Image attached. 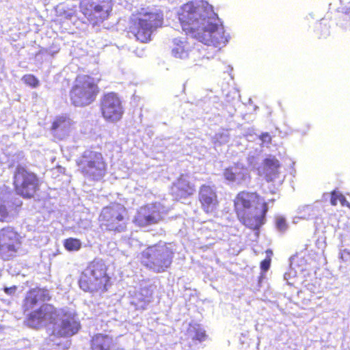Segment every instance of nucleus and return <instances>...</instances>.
I'll return each instance as SVG.
<instances>
[{
	"instance_id": "obj_1",
	"label": "nucleus",
	"mask_w": 350,
	"mask_h": 350,
	"mask_svg": "<svg viewBox=\"0 0 350 350\" xmlns=\"http://www.w3.org/2000/svg\"><path fill=\"white\" fill-rule=\"evenodd\" d=\"M178 19L185 31L205 45L220 48L228 42L219 18L207 1L196 0L185 4Z\"/></svg>"
},
{
	"instance_id": "obj_2",
	"label": "nucleus",
	"mask_w": 350,
	"mask_h": 350,
	"mask_svg": "<svg viewBox=\"0 0 350 350\" xmlns=\"http://www.w3.org/2000/svg\"><path fill=\"white\" fill-rule=\"evenodd\" d=\"M27 324L36 329L53 324V334L61 337L72 336L80 328L71 311L67 308L57 310L49 304H42L38 310L29 314Z\"/></svg>"
},
{
	"instance_id": "obj_3",
	"label": "nucleus",
	"mask_w": 350,
	"mask_h": 350,
	"mask_svg": "<svg viewBox=\"0 0 350 350\" xmlns=\"http://www.w3.org/2000/svg\"><path fill=\"white\" fill-rule=\"evenodd\" d=\"M239 220L247 227L258 230L264 224L267 204L256 192L241 191L234 200Z\"/></svg>"
},
{
	"instance_id": "obj_4",
	"label": "nucleus",
	"mask_w": 350,
	"mask_h": 350,
	"mask_svg": "<svg viewBox=\"0 0 350 350\" xmlns=\"http://www.w3.org/2000/svg\"><path fill=\"white\" fill-rule=\"evenodd\" d=\"M174 254L171 243L160 242L144 250L142 252L141 261L149 270L154 273H162L170 267Z\"/></svg>"
},
{
	"instance_id": "obj_5",
	"label": "nucleus",
	"mask_w": 350,
	"mask_h": 350,
	"mask_svg": "<svg viewBox=\"0 0 350 350\" xmlns=\"http://www.w3.org/2000/svg\"><path fill=\"white\" fill-rule=\"evenodd\" d=\"M163 19L160 11L142 8L136 21L130 27V33L141 42H146L150 40L153 30L162 25Z\"/></svg>"
},
{
	"instance_id": "obj_6",
	"label": "nucleus",
	"mask_w": 350,
	"mask_h": 350,
	"mask_svg": "<svg viewBox=\"0 0 350 350\" xmlns=\"http://www.w3.org/2000/svg\"><path fill=\"white\" fill-rule=\"evenodd\" d=\"M109 277L106 273V266L101 260H95L83 271L79 281L80 288L85 292L98 290L106 291Z\"/></svg>"
},
{
	"instance_id": "obj_7",
	"label": "nucleus",
	"mask_w": 350,
	"mask_h": 350,
	"mask_svg": "<svg viewBox=\"0 0 350 350\" xmlns=\"http://www.w3.org/2000/svg\"><path fill=\"white\" fill-rule=\"evenodd\" d=\"M98 93V88L93 77L88 75L78 76L72 88L70 96L76 107H84L93 103Z\"/></svg>"
},
{
	"instance_id": "obj_8",
	"label": "nucleus",
	"mask_w": 350,
	"mask_h": 350,
	"mask_svg": "<svg viewBox=\"0 0 350 350\" xmlns=\"http://www.w3.org/2000/svg\"><path fill=\"white\" fill-rule=\"evenodd\" d=\"M83 175L90 180H100L106 174L107 164L99 152L86 150L77 160Z\"/></svg>"
},
{
	"instance_id": "obj_9",
	"label": "nucleus",
	"mask_w": 350,
	"mask_h": 350,
	"mask_svg": "<svg viewBox=\"0 0 350 350\" xmlns=\"http://www.w3.org/2000/svg\"><path fill=\"white\" fill-rule=\"evenodd\" d=\"M103 230L121 232L126 228V210L120 204H113L103 208L99 216Z\"/></svg>"
},
{
	"instance_id": "obj_10",
	"label": "nucleus",
	"mask_w": 350,
	"mask_h": 350,
	"mask_svg": "<svg viewBox=\"0 0 350 350\" xmlns=\"http://www.w3.org/2000/svg\"><path fill=\"white\" fill-rule=\"evenodd\" d=\"M81 12L93 25L107 19L112 10L110 0H81Z\"/></svg>"
},
{
	"instance_id": "obj_11",
	"label": "nucleus",
	"mask_w": 350,
	"mask_h": 350,
	"mask_svg": "<svg viewBox=\"0 0 350 350\" xmlns=\"http://www.w3.org/2000/svg\"><path fill=\"white\" fill-rule=\"evenodd\" d=\"M14 184L16 193L26 198L33 197L38 190L39 180L36 175L25 167L18 166L14 173Z\"/></svg>"
},
{
	"instance_id": "obj_12",
	"label": "nucleus",
	"mask_w": 350,
	"mask_h": 350,
	"mask_svg": "<svg viewBox=\"0 0 350 350\" xmlns=\"http://www.w3.org/2000/svg\"><path fill=\"white\" fill-rule=\"evenodd\" d=\"M167 211L168 208L160 202L148 204L138 210L133 221L139 227H148L162 220Z\"/></svg>"
},
{
	"instance_id": "obj_13",
	"label": "nucleus",
	"mask_w": 350,
	"mask_h": 350,
	"mask_svg": "<svg viewBox=\"0 0 350 350\" xmlns=\"http://www.w3.org/2000/svg\"><path fill=\"white\" fill-rule=\"evenodd\" d=\"M100 109L103 118L111 122L120 120L123 114V108L118 95L113 92L105 94L100 101Z\"/></svg>"
},
{
	"instance_id": "obj_14",
	"label": "nucleus",
	"mask_w": 350,
	"mask_h": 350,
	"mask_svg": "<svg viewBox=\"0 0 350 350\" xmlns=\"http://www.w3.org/2000/svg\"><path fill=\"white\" fill-rule=\"evenodd\" d=\"M20 245L18 234L12 227L0 230V256L4 260L14 256Z\"/></svg>"
},
{
	"instance_id": "obj_15",
	"label": "nucleus",
	"mask_w": 350,
	"mask_h": 350,
	"mask_svg": "<svg viewBox=\"0 0 350 350\" xmlns=\"http://www.w3.org/2000/svg\"><path fill=\"white\" fill-rule=\"evenodd\" d=\"M199 200L206 213L213 212L217 205L215 189L210 185H202L199 191Z\"/></svg>"
},
{
	"instance_id": "obj_16",
	"label": "nucleus",
	"mask_w": 350,
	"mask_h": 350,
	"mask_svg": "<svg viewBox=\"0 0 350 350\" xmlns=\"http://www.w3.org/2000/svg\"><path fill=\"white\" fill-rule=\"evenodd\" d=\"M224 176L230 182L242 184L247 181L250 175L247 168L245 167L242 163H237L225 169Z\"/></svg>"
},
{
	"instance_id": "obj_17",
	"label": "nucleus",
	"mask_w": 350,
	"mask_h": 350,
	"mask_svg": "<svg viewBox=\"0 0 350 350\" xmlns=\"http://www.w3.org/2000/svg\"><path fill=\"white\" fill-rule=\"evenodd\" d=\"M50 298L49 291L47 289L35 288L31 290L25 299V311L33 309L40 303L49 301Z\"/></svg>"
},
{
	"instance_id": "obj_18",
	"label": "nucleus",
	"mask_w": 350,
	"mask_h": 350,
	"mask_svg": "<svg viewBox=\"0 0 350 350\" xmlns=\"http://www.w3.org/2000/svg\"><path fill=\"white\" fill-rule=\"evenodd\" d=\"M193 187L189 181L187 175L182 174L172 187V193L176 200L185 198L193 194Z\"/></svg>"
},
{
	"instance_id": "obj_19",
	"label": "nucleus",
	"mask_w": 350,
	"mask_h": 350,
	"mask_svg": "<svg viewBox=\"0 0 350 350\" xmlns=\"http://www.w3.org/2000/svg\"><path fill=\"white\" fill-rule=\"evenodd\" d=\"M153 290L151 286H142L131 301L137 310H145L151 302Z\"/></svg>"
},
{
	"instance_id": "obj_20",
	"label": "nucleus",
	"mask_w": 350,
	"mask_h": 350,
	"mask_svg": "<svg viewBox=\"0 0 350 350\" xmlns=\"http://www.w3.org/2000/svg\"><path fill=\"white\" fill-rule=\"evenodd\" d=\"M92 350H116L113 338L107 334H98L91 340Z\"/></svg>"
},
{
	"instance_id": "obj_21",
	"label": "nucleus",
	"mask_w": 350,
	"mask_h": 350,
	"mask_svg": "<svg viewBox=\"0 0 350 350\" xmlns=\"http://www.w3.org/2000/svg\"><path fill=\"white\" fill-rule=\"evenodd\" d=\"M280 163L273 157H269L264 159L262 172L267 181H275L279 178Z\"/></svg>"
},
{
	"instance_id": "obj_22",
	"label": "nucleus",
	"mask_w": 350,
	"mask_h": 350,
	"mask_svg": "<svg viewBox=\"0 0 350 350\" xmlns=\"http://www.w3.org/2000/svg\"><path fill=\"white\" fill-rule=\"evenodd\" d=\"M191 53L194 54L196 50H191V46L185 38H175L174 40L172 49V54L174 57L185 59L189 57Z\"/></svg>"
},
{
	"instance_id": "obj_23",
	"label": "nucleus",
	"mask_w": 350,
	"mask_h": 350,
	"mask_svg": "<svg viewBox=\"0 0 350 350\" xmlns=\"http://www.w3.org/2000/svg\"><path fill=\"white\" fill-rule=\"evenodd\" d=\"M72 121L66 116H59L55 119L52 125V130L60 139L65 137L70 132Z\"/></svg>"
},
{
	"instance_id": "obj_24",
	"label": "nucleus",
	"mask_w": 350,
	"mask_h": 350,
	"mask_svg": "<svg viewBox=\"0 0 350 350\" xmlns=\"http://www.w3.org/2000/svg\"><path fill=\"white\" fill-rule=\"evenodd\" d=\"M64 246L69 252H75L81 247V241L75 238H68L64 240Z\"/></svg>"
},
{
	"instance_id": "obj_25",
	"label": "nucleus",
	"mask_w": 350,
	"mask_h": 350,
	"mask_svg": "<svg viewBox=\"0 0 350 350\" xmlns=\"http://www.w3.org/2000/svg\"><path fill=\"white\" fill-rule=\"evenodd\" d=\"M261 150H255L249 152L247 161L248 165L252 168H256L258 165L259 161L260 159Z\"/></svg>"
},
{
	"instance_id": "obj_26",
	"label": "nucleus",
	"mask_w": 350,
	"mask_h": 350,
	"mask_svg": "<svg viewBox=\"0 0 350 350\" xmlns=\"http://www.w3.org/2000/svg\"><path fill=\"white\" fill-rule=\"evenodd\" d=\"M302 213L301 217L308 219L317 217L319 210L315 205H306L303 207Z\"/></svg>"
},
{
	"instance_id": "obj_27",
	"label": "nucleus",
	"mask_w": 350,
	"mask_h": 350,
	"mask_svg": "<svg viewBox=\"0 0 350 350\" xmlns=\"http://www.w3.org/2000/svg\"><path fill=\"white\" fill-rule=\"evenodd\" d=\"M23 79L26 84L33 88H36L39 85V80L32 75H25Z\"/></svg>"
},
{
	"instance_id": "obj_28",
	"label": "nucleus",
	"mask_w": 350,
	"mask_h": 350,
	"mask_svg": "<svg viewBox=\"0 0 350 350\" xmlns=\"http://www.w3.org/2000/svg\"><path fill=\"white\" fill-rule=\"evenodd\" d=\"M215 139L219 144H226L229 142L230 136L228 131H222L215 135Z\"/></svg>"
},
{
	"instance_id": "obj_29",
	"label": "nucleus",
	"mask_w": 350,
	"mask_h": 350,
	"mask_svg": "<svg viewBox=\"0 0 350 350\" xmlns=\"http://www.w3.org/2000/svg\"><path fill=\"white\" fill-rule=\"evenodd\" d=\"M275 224L278 230L280 232L286 231L288 227L286 219L282 216H278L276 217Z\"/></svg>"
},
{
	"instance_id": "obj_30",
	"label": "nucleus",
	"mask_w": 350,
	"mask_h": 350,
	"mask_svg": "<svg viewBox=\"0 0 350 350\" xmlns=\"http://www.w3.org/2000/svg\"><path fill=\"white\" fill-rule=\"evenodd\" d=\"M8 202L5 200L0 204V220L5 219L8 216Z\"/></svg>"
},
{
	"instance_id": "obj_31",
	"label": "nucleus",
	"mask_w": 350,
	"mask_h": 350,
	"mask_svg": "<svg viewBox=\"0 0 350 350\" xmlns=\"http://www.w3.org/2000/svg\"><path fill=\"white\" fill-rule=\"evenodd\" d=\"M206 335L205 334V331L201 328H197L195 331V334L193 336V338L197 340L200 342L205 340Z\"/></svg>"
},
{
	"instance_id": "obj_32",
	"label": "nucleus",
	"mask_w": 350,
	"mask_h": 350,
	"mask_svg": "<svg viewBox=\"0 0 350 350\" xmlns=\"http://www.w3.org/2000/svg\"><path fill=\"white\" fill-rule=\"evenodd\" d=\"M270 265H271V260L270 259L266 258V259L263 260L260 262V269H261V271H263V272L267 271L268 269L270 267Z\"/></svg>"
},
{
	"instance_id": "obj_33",
	"label": "nucleus",
	"mask_w": 350,
	"mask_h": 350,
	"mask_svg": "<svg viewBox=\"0 0 350 350\" xmlns=\"http://www.w3.org/2000/svg\"><path fill=\"white\" fill-rule=\"evenodd\" d=\"M340 195H341V193H339L338 192L335 191L331 193L330 202H331L332 205L336 206L338 204V201H339L338 196Z\"/></svg>"
},
{
	"instance_id": "obj_34",
	"label": "nucleus",
	"mask_w": 350,
	"mask_h": 350,
	"mask_svg": "<svg viewBox=\"0 0 350 350\" xmlns=\"http://www.w3.org/2000/svg\"><path fill=\"white\" fill-rule=\"evenodd\" d=\"M260 140L262 144H268L271 142V137L268 133H264L260 136Z\"/></svg>"
},
{
	"instance_id": "obj_35",
	"label": "nucleus",
	"mask_w": 350,
	"mask_h": 350,
	"mask_svg": "<svg viewBox=\"0 0 350 350\" xmlns=\"http://www.w3.org/2000/svg\"><path fill=\"white\" fill-rule=\"evenodd\" d=\"M17 287L16 286H12L11 287H4V292L8 295H13L15 294L16 291Z\"/></svg>"
},
{
	"instance_id": "obj_36",
	"label": "nucleus",
	"mask_w": 350,
	"mask_h": 350,
	"mask_svg": "<svg viewBox=\"0 0 350 350\" xmlns=\"http://www.w3.org/2000/svg\"><path fill=\"white\" fill-rule=\"evenodd\" d=\"M338 200L342 206H349L350 207L349 202L346 200L345 197L342 196V194L338 196Z\"/></svg>"
},
{
	"instance_id": "obj_37",
	"label": "nucleus",
	"mask_w": 350,
	"mask_h": 350,
	"mask_svg": "<svg viewBox=\"0 0 350 350\" xmlns=\"http://www.w3.org/2000/svg\"><path fill=\"white\" fill-rule=\"evenodd\" d=\"M291 274L293 275V277L295 276V272L285 273L284 275V279L287 281V283L288 284H292L291 282L288 281Z\"/></svg>"
}]
</instances>
